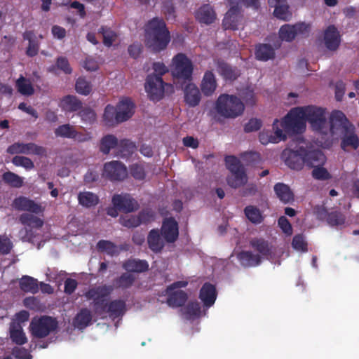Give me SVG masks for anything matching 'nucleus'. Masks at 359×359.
I'll list each match as a JSON object with an SVG mask.
<instances>
[{"label": "nucleus", "mask_w": 359, "mask_h": 359, "mask_svg": "<svg viewBox=\"0 0 359 359\" xmlns=\"http://www.w3.org/2000/svg\"><path fill=\"white\" fill-rule=\"evenodd\" d=\"M193 64L183 53H178L172 59L170 69L172 76L179 79L190 81L193 73Z\"/></svg>", "instance_id": "nucleus-6"}, {"label": "nucleus", "mask_w": 359, "mask_h": 359, "mask_svg": "<svg viewBox=\"0 0 359 359\" xmlns=\"http://www.w3.org/2000/svg\"><path fill=\"white\" fill-rule=\"evenodd\" d=\"M134 277L131 274H123L116 282L118 287H128L133 283Z\"/></svg>", "instance_id": "nucleus-63"}, {"label": "nucleus", "mask_w": 359, "mask_h": 359, "mask_svg": "<svg viewBox=\"0 0 359 359\" xmlns=\"http://www.w3.org/2000/svg\"><path fill=\"white\" fill-rule=\"evenodd\" d=\"M203 311L201 309L199 304L196 302L189 304L184 311L185 318L188 320H195L201 316Z\"/></svg>", "instance_id": "nucleus-44"}, {"label": "nucleus", "mask_w": 359, "mask_h": 359, "mask_svg": "<svg viewBox=\"0 0 359 359\" xmlns=\"http://www.w3.org/2000/svg\"><path fill=\"white\" fill-rule=\"evenodd\" d=\"M79 203L85 208H91L99 202L98 196L90 191L80 192L78 195Z\"/></svg>", "instance_id": "nucleus-32"}, {"label": "nucleus", "mask_w": 359, "mask_h": 359, "mask_svg": "<svg viewBox=\"0 0 359 359\" xmlns=\"http://www.w3.org/2000/svg\"><path fill=\"white\" fill-rule=\"evenodd\" d=\"M225 162L226 168L231 172L244 170L241 161L233 156H226Z\"/></svg>", "instance_id": "nucleus-50"}, {"label": "nucleus", "mask_w": 359, "mask_h": 359, "mask_svg": "<svg viewBox=\"0 0 359 359\" xmlns=\"http://www.w3.org/2000/svg\"><path fill=\"white\" fill-rule=\"evenodd\" d=\"M196 19L201 23L210 24L215 19V14L209 5L201 7L196 13Z\"/></svg>", "instance_id": "nucleus-30"}, {"label": "nucleus", "mask_w": 359, "mask_h": 359, "mask_svg": "<svg viewBox=\"0 0 359 359\" xmlns=\"http://www.w3.org/2000/svg\"><path fill=\"white\" fill-rule=\"evenodd\" d=\"M325 136V141L321 145L328 147L332 141L342 138L341 148L346 150L348 147L355 149L359 145V140L354 133V126L351 124L344 113L334 111L332 113L330 121H326V131H316Z\"/></svg>", "instance_id": "nucleus-2"}, {"label": "nucleus", "mask_w": 359, "mask_h": 359, "mask_svg": "<svg viewBox=\"0 0 359 359\" xmlns=\"http://www.w3.org/2000/svg\"><path fill=\"white\" fill-rule=\"evenodd\" d=\"M16 88L18 91L23 95H31L34 93L33 84L29 79L20 76L17 79Z\"/></svg>", "instance_id": "nucleus-33"}, {"label": "nucleus", "mask_w": 359, "mask_h": 359, "mask_svg": "<svg viewBox=\"0 0 359 359\" xmlns=\"http://www.w3.org/2000/svg\"><path fill=\"white\" fill-rule=\"evenodd\" d=\"M153 219V214L149 210L142 212L140 215H126L120 218V222L126 227H135L142 223H146Z\"/></svg>", "instance_id": "nucleus-15"}, {"label": "nucleus", "mask_w": 359, "mask_h": 359, "mask_svg": "<svg viewBox=\"0 0 359 359\" xmlns=\"http://www.w3.org/2000/svg\"><path fill=\"white\" fill-rule=\"evenodd\" d=\"M262 126V121L257 118H251L245 125V130L247 132H252L259 130Z\"/></svg>", "instance_id": "nucleus-58"}, {"label": "nucleus", "mask_w": 359, "mask_h": 359, "mask_svg": "<svg viewBox=\"0 0 359 359\" xmlns=\"http://www.w3.org/2000/svg\"><path fill=\"white\" fill-rule=\"evenodd\" d=\"M323 41L327 50H336L341 43V36L338 29L333 25L328 26L324 31Z\"/></svg>", "instance_id": "nucleus-14"}, {"label": "nucleus", "mask_w": 359, "mask_h": 359, "mask_svg": "<svg viewBox=\"0 0 359 359\" xmlns=\"http://www.w3.org/2000/svg\"><path fill=\"white\" fill-rule=\"evenodd\" d=\"M242 22L243 18L238 9L232 6L224 16L223 26L225 29H238L242 25Z\"/></svg>", "instance_id": "nucleus-19"}, {"label": "nucleus", "mask_w": 359, "mask_h": 359, "mask_svg": "<svg viewBox=\"0 0 359 359\" xmlns=\"http://www.w3.org/2000/svg\"><path fill=\"white\" fill-rule=\"evenodd\" d=\"M13 247L12 243L10 239L4 236H0V252L4 254H7L10 252Z\"/></svg>", "instance_id": "nucleus-62"}, {"label": "nucleus", "mask_w": 359, "mask_h": 359, "mask_svg": "<svg viewBox=\"0 0 359 359\" xmlns=\"http://www.w3.org/2000/svg\"><path fill=\"white\" fill-rule=\"evenodd\" d=\"M239 95L247 106H254L257 102L254 88L252 87H247L241 90L239 93Z\"/></svg>", "instance_id": "nucleus-42"}, {"label": "nucleus", "mask_w": 359, "mask_h": 359, "mask_svg": "<svg viewBox=\"0 0 359 359\" xmlns=\"http://www.w3.org/2000/svg\"><path fill=\"white\" fill-rule=\"evenodd\" d=\"M326 162L325 156L320 151L306 150L305 164L309 167L315 168L318 165H323Z\"/></svg>", "instance_id": "nucleus-29"}, {"label": "nucleus", "mask_w": 359, "mask_h": 359, "mask_svg": "<svg viewBox=\"0 0 359 359\" xmlns=\"http://www.w3.org/2000/svg\"><path fill=\"white\" fill-rule=\"evenodd\" d=\"M161 234L167 242H174L179 235L177 222L173 218L165 219L161 227Z\"/></svg>", "instance_id": "nucleus-20"}, {"label": "nucleus", "mask_w": 359, "mask_h": 359, "mask_svg": "<svg viewBox=\"0 0 359 359\" xmlns=\"http://www.w3.org/2000/svg\"><path fill=\"white\" fill-rule=\"evenodd\" d=\"M55 134L57 137L72 139L76 135V130L69 124H64L55 129Z\"/></svg>", "instance_id": "nucleus-46"}, {"label": "nucleus", "mask_w": 359, "mask_h": 359, "mask_svg": "<svg viewBox=\"0 0 359 359\" xmlns=\"http://www.w3.org/2000/svg\"><path fill=\"white\" fill-rule=\"evenodd\" d=\"M145 90L151 100L157 101L164 94L165 85L159 76H148L145 83Z\"/></svg>", "instance_id": "nucleus-11"}, {"label": "nucleus", "mask_w": 359, "mask_h": 359, "mask_svg": "<svg viewBox=\"0 0 359 359\" xmlns=\"http://www.w3.org/2000/svg\"><path fill=\"white\" fill-rule=\"evenodd\" d=\"M104 175L112 180H123L127 176V170L121 163L111 161L104 165Z\"/></svg>", "instance_id": "nucleus-16"}, {"label": "nucleus", "mask_w": 359, "mask_h": 359, "mask_svg": "<svg viewBox=\"0 0 359 359\" xmlns=\"http://www.w3.org/2000/svg\"><path fill=\"white\" fill-rule=\"evenodd\" d=\"M97 246L99 250L110 255H116L118 253L120 250L118 247L107 241H100L98 242Z\"/></svg>", "instance_id": "nucleus-47"}, {"label": "nucleus", "mask_w": 359, "mask_h": 359, "mask_svg": "<svg viewBox=\"0 0 359 359\" xmlns=\"http://www.w3.org/2000/svg\"><path fill=\"white\" fill-rule=\"evenodd\" d=\"M184 100L189 107H195L198 104L201 100V94L198 87L189 82L184 88Z\"/></svg>", "instance_id": "nucleus-26"}, {"label": "nucleus", "mask_w": 359, "mask_h": 359, "mask_svg": "<svg viewBox=\"0 0 359 359\" xmlns=\"http://www.w3.org/2000/svg\"><path fill=\"white\" fill-rule=\"evenodd\" d=\"M306 121L314 131H326L325 110L313 105L293 108L284 117L273 121L271 130L262 131L259 141L264 145L285 141L290 135L304 132Z\"/></svg>", "instance_id": "nucleus-1"}, {"label": "nucleus", "mask_w": 359, "mask_h": 359, "mask_svg": "<svg viewBox=\"0 0 359 359\" xmlns=\"http://www.w3.org/2000/svg\"><path fill=\"white\" fill-rule=\"evenodd\" d=\"M233 259L236 257L239 263L243 266H256L260 264L262 257L258 255H253L248 251L233 253L231 255Z\"/></svg>", "instance_id": "nucleus-22"}, {"label": "nucleus", "mask_w": 359, "mask_h": 359, "mask_svg": "<svg viewBox=\"0 0 359 359\" xmlns=\"http://www.w3.org/2000/svg\"><path fill=\"white\" fill-rule=\"evenodd\" d=\"M278 226L287 236H290L292 233V228L287 218L281 216L278 221Z\"/></svg>", "instance_id": "nucleus-56"}, {"label": "nucleus", "mask_w": 359, "mask_h": 359, "mask_svg": "<svg viewBox=\"0 0 359 359\" xmlns=\"http://www.w3.org/2000/svg\"><path fill=\"white\" fill-rule=\"evenodd\" d=\"M56 327L55 320L50 317L34 318L30 323V331L34 337L41 338L49 334Z\"/></svg>", "instance_id": "nucleus-8"}, {"label": "nucleus", "mask_w": 359, "mask_h": 359, "mask_svg": "<svg viewBox=\"0 0 359 359\" xmlns=\"http://www.w3.org/2000/svg\"><path fill=\"white\" fill-rule=\"evenodd\" d=\"M7 152L10 154L42 155L44 154L45 150L43 147L34 143L15 142L8 147Z\"/></svg>", "instance_id": "nucleus-12"}, {"label": "nucleus", "mask_w": 359, "mask_h": 359, "mask_svg": "<svg viewBox=\"0 0 359 359\" xmlns=\"http://www.w3.org/2000/svg\"><path fill=\"white\" fill-rule=\"evenodd\" d=\"M92 319L90 311L87 309L81 310L75 317L74 325L79 330H82L90 325Z\"/></svg>", "instance_id": "nucleus-36"}, {"label": "nucleus", "mask_w": 359, "mask_h": 359, "mask_svg": "<svg viewBox=\"0 0 359 359\" xmlns=\"http://www.w3.org/2000/svg\"><path fill=\"white\" fill-rule=\"evenodd\" d=\"M117 144V139L113 135H107L101 140L100 150L104 154H108L111 149Z\"/></svg>", "instance_id": "nucleus-48"}, {"label": "nucleus", "mask_w": 359, "mask_h": 359, "mask_svg": "<svg viewBox=\"0 0 359 359\" xmlns=\"http://www.w3.org/2000/svg\"><path fill=\"white\" fill-rule=\"evenodd\" d=\"M10 337L13 342L22 345L27 341V338L20 323L12 321L9 328Z\"/></svg>", "instance_id": "nucleus-27"}, {"label": "nucleus", "mask_w": 359, "mask_h": 359, "mask_svg": "<svg viewBox=\"0 0 359 359\" xmlns=\"http://www.w3.org/2000/svg\"><path fill=\"white\" fill-rule=\"evenodd\" d=\"M112 288L109 286L99 287L96 289H92L86 294V297L89 299L95 302L96 310L100 313L102 311L109 312L112 316H119L125 311V303L123 301H114L107 305V297L111 292Z\"/></svg>", "instance_id": "nucleus-3"}, {"label": "nucleus", "mask_w": 359, "mask_h": 359, "mask_svg": "<svg viewBox=\"0 0 359 359\" xmlns=\"http://www.w3.org/2000/svg\"><path fill=\"white\" fill-rule=\"evenodd\" d=\"M244 109L243 102L235 95L222 94L215 102V112L224 118H236L241 115Z\"/></svg>", "instance_id": "nucleus-5"}, {"label": "nucleus", "mask_w": 359, "mask_h": 359, "mask_svg": "<svg viewBox=\"0 0 359 359\" xmlns=\"http://www.w3.org/2000/svg\"><path fill=\"white\" fill-rule=\"evenodd\" d=\"M132 175L137 180H142L145 176V169L143 165L136 164L131 168Z\"/></svg>", "instance_id": "nucleus-59"}, {"label": "nucleus", "mask_w": 359, "mask_h": 359, "mask_svg": "<svg viewBox=\"0 0 359 359\" xmlns=\"http://www.w3.org/2000/svg\"><path fill=\"white\" fill-rule=\"evenodd\" d=\"M250 245L254 250L267 259H273L276 255V248L263 239L255 238L251 241Z\"/></svg>", "instance_id": "nucleus-18"}, {"label": "nucleus", "mask_w": 359, "mask_h": 359, "mask_svg": "<svg viewBox=\"0 0 359 359\" xmlns=\"http://www.w3.org/2000/svg\"><path fill=\"white\" fill-rule=\"evenodd\" d=\"M32 33H26L25 38L29 40V46L27 50V54L29 56L35 55L38 52V45L36 42L31 40Z\"/></svg>", "instance_id": "nucleus-61"}, {"label": "nucleus", "mask_w": 359, "mask_h": 359, "mask_svg": "<svg viewBox=\"0 0 359 359\" xmlns=\"http://www.w3.org/2000/svg\"><path fill=\"white\" fill-rule=\"evenodd\" d=\"M20 285L21 290L25 292L36 293L39 290L37 280L27 276H25L20 279Z\"/></svg>", "instance_id": "nucleus-41"}, {"label": "nucleus", "mask_w": 359, "mask_h": 359, "mask_svg": "<svg viewBox=\"0 0 359 359\" xmlns=\"http://www.w3.org/2000/svg\"><path fill=\"white\" fill-rule=\"evenodd\" d=\"M311 30L309 22H299L294 25L285 24L280 27L278 34L281 41L290 42L297 36H306Z\"/></svg>", "instance_id": "nucleus-7"}, {"label": "nucleus", "mask_w": 359, "mask_h": 359, "mask_svg": "<svg viewBox=\"0 0 359 359\" xmlns=\"http://www.w3.org/2000/svg\"><path fill=\"white\" fill-rule=\"evenodd\" d=\"M274 191L278 198L285 203L293 200V194L289 187L284 184H277L274 187Z\"/></svg>", "instance_id": "nucleus-35"}, {"label": "nucleus", "mask_w": 359, "mask_h": 359, "mask_svg": "<svg viewBox=\"0 0 359 359\" xmlns=\"http://www.w3.org/2000/svg\"><path fill=\"white\" fill-rule=\"evenodd\" d=\"M12 163L18 167H22L27 170H30L34 168V165L31 159L27 157L22 156H16L12 159Z\"/></svg>", "instance_id": "nucleus-49"}, {"label": "nucleus", "mask_w": 359, "mask_h": 359, "mask_svg": "<svg viewBox=\"0 0 359 359\" xmlns=\"http://www.w3.org/2000/svg\"><path fill=\"white\" fill-rule=\"evenodd\" d=\"M124 269L131 272H142L148 269L149 264L143 260L130 259L123 264Z\"/></svg>", "instance_id": "nucleus-40"}, {"label": "nucleus", "mask_w": 359, "mask_h": 359, "mask_svg": "<svg viewBox=\"0 0 359 359\" xmlns=\"http://www.w3.org/2000/svg\"><path fill=\"white\" fill-rule=\"evenodd\" d=\"M344 217L340 213H332L328 217V222L333 226H338L344 224Z\"/></svg>", "instance_id": "nucleus-64"}, {"label": "nucleus", "mask_w": 359, "mask_h": 359, "mask_svg": "<svg viewBox=\"0 0 359 359\" xmlns=\"http://www.w3.org/2000/svg\"><path fill=\"white\" fill-rule=\"evenodd\" d=\"M200 299L206 308L212 306L217 298V292L213 285L205 283L200 292Z\"/></svg>", "instance_id": "nucleus-24"}, {"label": "nucleus", "mask_w": 359, "mask_h": 359, "mask_svg": "<svg viewBox=\"0 0 359 359\" xmlns=\"http://www.w3.org/2000/svg\"><path fill=\"white\" fill-rule=\"evenodd\" d=\"M169 41V32L164 21L159 18L149 21L146 28L147 45L155 51H160L167 46Z\"/></svg>", "instance_id": "nucleus-4"}, {"label": "nucleus", "mask_w": 359, "mask_h": 359, "mask_svg": "<svg viewBox=\"0 0 359 359\" xmlns=\"http://www.w3.org/2000/svg\"><path fill=\"white\" fill-rule=\"evenodd\" d=\"M103 121L106 126H112L119 123L121 120L118 119V111L116 107L112 105H107L105 107L103 114Z\"/></svg>", "instance_id": "nucleus-31"}, {"label": "nucleus", "mask_w": 359, "mask_h": 359, "mask_svg": "<svg viewBox=\"0 0 359 359\" xmlns=\"http://www.w3.org/2000/svg\"><path fill=\"white\" fill-rule=\"evenodd\" d=\"M154 74H149L151 76H159L168 72V68L162 62H154L153 64Z\"/></svg>", "instance_id": "nucleus-60"}, {"label": "nucleus", "mask_w": 359, "mask_h": 359, "mask_svg": "<svg viewBox=\"0 0 359 359\" xmlns=\"http://www.w3.org/2000/svg\"><path fill=\"white\" fill-rule=\"evenodd\" d=\"M269 4L274 8L273 15L277 18L283 20L290 18L291 13L286 0H269Z\"/></svg>", "instance_id": "nucleus-21"}, {"label": "nucleus", "mask_w": 359, "mask_h": 359, "mask_svg": "<svg viewBox=\"0 0 359 359\" xmlns=\"http://www.w3.org/2000/svg\"><path fill=\"white\" fill-rule=\"evenodd\" d=\"M305 155L306 149L302 147L295 151L286 149L283 152L282 158L290 168L300 170L305 164Z\"/></svg>", "instance_id": "nucleus-10"}, {"label": "nucleus", "mask_w": 359, "mask_h": 359, "mask_svg": "<svg viewBox=\"0 0 359 359\" xmlns=\"http://www.w3.org/2000/svg\"><path fill=\"white\" fill-rule=\"evenodd\" d=\"M312 175L315 179L325 180L330 178V174L323 165L313 168Z\"/></svg>", "instance_id": "nucleus-53"}, {"label": "nucleus", "mask_w": 359, "mask_h": 359, "mask_svg": "<svg viewBox=\"0 0 359 359\" xmlns=\"http://www.w3.org/2000/svg\"><path fill=\"white\" fill-rule=\"evenodd\" d=\"M60 106L65 111H74L81 107V102L76 97L67 95L60 101Z\"/></svg>", "instance_id": "nucleus-38"}, {"label": "nucleus", "mask_w": 359, "mask_h": 359, "mask_svg": "<svg viewBox=\"0 0 359 359\" xmlns=\"http://www.w3.org/2000/svg\"><path fill=\"white\" fill-rule=\"evenodd\" d=\"M245 215L252 223L259 224L263 220V216L258 208L250 205L245 208Z\"/></svg>", "instance_id": "nucleus-45"}, {"label": "nucleus", "mask_w": 359, "mask_h": 359, "mask_svg": "<svg viewBox=\"0 0 359 359\" xmlns=\"http://www.w3.org/2000/svg\"><path fill=\"white\" fill-rule=\"evenodd\" d=\"M92 90L91 85L84 79L79 78L76 83V90L78 93L87 95Z\"/></svg>", "instance_id": "nucleus-51"}, {"label": "nucleus", "mask_w": 359, "mask_h": 359, "mask_svg": "<svg viewBox=\"0 0 359 359\" xmlns=\"http://www.w3.org/2000/svg\"><path fill=\"white\" fill-rule=\"evenodd\" d=\"M103 42L105 46H110L116 39V34L109 29H102Z\"/></svg>", "instance_id": "nucleus-57"}, {"label": "nucleus", "mask_w": 359, "mask_h": 359, "mask_svg": "<svg viewBox=\"0 0 359 359\" xmlns=\"http://www.w3.org/2000/svg\"><path fill=\"white\" fill-rule=\"evenodd\" d=\"M187 285V281L180 280L168 287L165 290V295L168 297L167 302L170 306H180L185 302L187 294L181 289L185 287Z\"/></svg>", "instance_id": "nucleus-9"}, {"label": "nucleus", "mask_w": 359, "mask_h": 359, "mask_svg": "<svg viewBox=\"0 0 359 359\" xmlns=\"http://www.w3.org/2000/svg\"><path fill=\"white\" fill-rule=\"evenodd\" d=\"M292 245L293 248L297 251L306 252L307 250L304 238L301 235H297L293 238Z\"/></svg>", "instance_id": "nucleus-54"}, {"label": "nucleus", "mask_w": 359, "mask_h": 359, "mask_svg": "<svg viewBox=\"0 0 359 359\" xmlns=\"http://www.w3.org/2000/svg\"><path fill=\"white\" fill-rule=\"evenodd\" d=\"M80 116L86 124H91L96 120L95 113L90 109H84L80 112Z\"/></svg>", "instance_id": "nucleus-55"}, {"label": "nucleus", "mask_w": 359, "mask_h": 359, "mask_svg": "<svg viewBox=\"0 0 359 359\" xmlns=\"http://www.w3.org/2000/svg\"><path fill=\"white\" fill-rule=\"evenodd\" d=\"M19 219L24 226L30 229H40L43 224V219L27 213L22 214Z\"/></svg>", "instance_id": "nucleus-34"}, {"label": "nucleus", "mask_w": 359, "mask_h": 359, "mask_svg": "<svg viewBox=\"0 0 359 359\" xmlns=\"http://www.w3.org/2000/svg\"><path fill=\"white\" fill-rule=\"evenodd\" d=\"M217 83L214 74L207 71L202 79L201 83V90L205 96L212 95L216 90Z\"/></svg>", "instance_id": "nucleus-23"}, {"label": "nucleus", "mask_w": 359, "mask_h": 359, "mask_svg": "<svg viewBox=\"0 0 359 359\" xmlns=\"http://www.w3.org/2000/svg\"><path fill=\"white\" fill-rule=\"evenodd\" d=\"M118 111V119L121 122L130 118L134 113V105L128 98L121 100L116 107Z\"/></svg>", "instance_id": "nucleus-25"}, {"label": "nucleus", "mask_w": 359, "mask_h": 359, "mask_svg": "<svg viewBox=\"0 0 359 359\" xmlns=\"http://www.w3.org/2000/svg\"><path fill=\"white\" fill-rule=\"evenodd\" d=\"M2 178L6 183L15 188L21 187L24 183L23 177L10 171L4 173Z\"/></svg>", "instance_id": "nucleus-43"}, {"label": "nucleus", "mask_w": 359, "mask_h": 359, "mask_svg": "<svg viewBox=\"0 0 359 359\" xmlns=\"http://www.w3.org/2000/svg\"><path fill=\"white\" fill-rule=\"evenodd\" d=\"M13 207L20 211H27L35 214L43 212L45 208L40 203L25 197L20 196L16 198L12 204Z\"/></svg>", "instance_id": "nucleus-13"}, {"label": "nucleus", "mask_w": 359, "mask_h": 359, "mask_svg": "<svg viewBox=\"0 0 359 359\" xmlns=\"http://www.w3.org/2000/svg\"><path fill=\"white\" fill-rule=\"evenodd\" d=\"M148 243L154 252H159L163 248L164 243L157 230H151L148 236Z\"/></svg>", "instance_id": "nucleus-39"}, {"label": "nucleus", "mask_w": 359, "mask_h": 359, "mask_svg": "<svg viewBox=\"0 0 359 359\" xmlns=\"http://www.w3.org/2000/svg\"><path fill=\"white\" fill-rule=\"evenodd\" d=\"M248 178L244 170L238 172H231V175L227 179L229 186L233 188L239 187L247 182Z\"/></svg>", "instance_id": "nucleus-37"}, {"label": "nucleus", "mask_w": 359, "mask_h": 359, "mask_svg": "<svg viewBox=\"0 0 359 359\" xmlns=\"http://www.w3.org/2000/svg\"><path fill=\"white\" fill-rule=\"evenodd\" d=\"M219 72L225 79L228 80H233L236 79L238 75L237 72L234 69L226 64L220 65Z\"/></svg>", "instance_id": "nucleus-52"}, {"label": "nucleus", "mask_w": 359, "mask_h": 359, "mask_svg": "<svg viewBox=\"0 0 359 359\" xmlns=\"http://www.w3.org/2000/svg\"><path fill=\"white\" fill-rule=\"evenodd\" d=\"M114 206L119 210L130 212L137 208V203L130 196L116 195L112 198Z\"/></svg>", "instance_id": "nucleus-17"}, {"label": "nucleus", "mask_w": 359, "mask_h": 359, "mask_svg": "<svg viewBox=\"0 0 359 359\" xmlns=\"http://www.w3.org/2000/svg\"><path fill=\"white\" fill-rule=\"evenodd\" d=\"M280 46V42L277 41L274 44V48H271L268 44H261L257 46L255 55L257 60L266 61L273 57L274 48H278Z\"/></svg>", "instance_id": "nucleus-28"}]
</instances>
